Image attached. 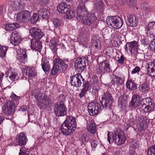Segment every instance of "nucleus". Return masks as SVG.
Segmentation results:
<instances>
[{
    "label": "nucleus",
    "mask_w": 155,
    "mask_h": 155,
    "mask_svg": "<svg viewBox=\"0 0 155 155\" xmlns=\"http://www.w3.org/2000/svg\"><path fill=\"white\" fill-rule=\"evenodd\" d=\"M155 155V145L149 148L147 151V155Z\"/></svg>",
    "instance_id": "nucleus-44"
},
{
    "label": "nucleus",
    "mask_w": 155,
    "mask_h": 155,
    "mask_svg": "<svg viewBox=\"0 0 155 155\" xmlns=\"http://www.w3.org/2000/svg\"><path fill=\"white\" fill-rule=\"evenodd\" d=\"M140 70V68L138 66H136L135 68L133 69L131 72L132 74H135L137 73L139 74V72Z\"/></svg>",
    "instance_id": "nucleus-48"
},
{
    "label": "nucleus",
    "mask_w": 155,
    "mask_h": 155,
    "mask_svg": "<svg viewBox=\"0 0 155 155\" xmlns=\"http://www.w3.org/2000/svg\"><path fill=\"white\" fill-rule=\"evenodd\" d=\"M117 58H118V59L117 60L118 63L120 64H123L124 61V59L125 58L124 56L122 55L120 58L118 57Z\"/></svg>",
    "instance_id": "nucleus-52"
},
{
    "label": "nucleus",
    "mask_w": 155,
    "mask_h": 155,
    "mask_svg": "<svg viewBox=\"0 0 155 155\" xmlns=\"http://www.w3.org/2000/svg\"><path fill=\"white\" fill-rule=\"evenodd\" d=\"M124 4L126 3L127 5L130 7L135 5L137 2L136 0H124Z\"/></svg>",
    "instance_id": "nucleus-41"
},
{
    "label": "nucleus",
    "mask_w": 155,
    "mask_h": 155,
    "mask_svg": "<svg viewBox=\"0 0 155 155\" xmlns=\"http://www.w3.org/2000/svg\"><path fill=\"white\" fill-rule=\"evenodd\" d=\"M141 39L140 41L142 44L144 45H147L149 44V42L148 40L144 36H143L141 37Z\"/></svg>",
    "instance_id": "nucleus-51"
},
{
    "label": "nucleus",
    "mask_w": 155,
    "mask_h": 155,
    "mask_svg": "<svg viewBox=\"0 0 155 155\" xmlns=\"http://www.w3.org/2000/svg\"><path fill=\"white\" fill-rule=\"evenodd\" d=\"M11 79L13 81H15L17 80L18 78V76L17 74L14 72H12L10 76Z\"/></svg>",
    "instance_id": "nucleus-47"
},
{
    "label": "nucleus",
    "mask_w": 155,
    "mask_h": 155,
    "mask_svg": "<svg viewBox=\"0 0 155 155\" xmlns=\"http://www.w3.org/2000/svg\"><path fill=\"white\" fill-rule=\"evenodd\" d=\"M76 123L75 118L71 116H68L60 127L61 133L64 135H71L75 130Z\"/></svg>",
    "instance_id": "nucleus-3"
},
{
    "label": "nucleus",
    "mask_w": 155,
    "mask_h": 155,
    "mask_svg": "<svg viewBox=\"0 0 155 155\" xmlns=\"http://www.w3.org/2000/svg\"><path fill=\"white\" fill-rule=\"evenodd\" d=\"M87 91L85 90L84 88H83L81 90V92L79 94V95L80 97H82L85 96V94Z\"/></svg>",
    "instance_id": "nucleus-55"
},
{
    "label": "nucleus",
    "mask_w": 155,
    "mask_h": 155,
    "mask_svg": "<svg viewBox=\"0 0 155 155\" xmlns=\"http://www.w3.org/2000/svg\"><path fill=\"white\" fill-rule=\"evenodd\" d=\"M127 44H128V43L126 44V45H125V50H127V51L128 50L127 49H128V48H127V45H128Z\"/></svg>",
    "instance_id": "nucleus-63"
},
{
    "label": "nucleus",
    "mask_w": 155,
    "mask_h": 155,
    "mask_svg": "<svg viewBox=\"0 0 155 155\" xmlns=\"http://www.w3.org/2000/svg\"><path fill=\"white\" fill-rule=\"evenodd\" d=\"M102 109L101 105L95 102H90L87 105L88 112L91 116L96 115Z\"/></svg>",
    "instance_id": "nucleus-11"
},
{
    "label": "nucleus",
    "mask_w": 155,
    "mask_h": 155,
    "mask_svg": "<svg viewBox=\"0 0 155 155\" xmlns=\"http://www.w3.org/2000/svg\"><path fill=\"white\" fill-rule=\"evenodd\" d=\"M121 4H124V0H116Z\"/></svg>",
    "instance_id": "nucleus-61"
},
{
    "label": "nucleus",
    "mask_w": 155,
    "mask_h": 155,
    "mask_svg": "<svg viewBox=\"0 0 155 155\" xmlns=\"http://www.w3.org/2000/svg\"><path fill=\"white\" fill-rule=\"evenodd\" d=\"M49 46L54 53H55L57 49L56 48V43L55 41H51L49 43Z\"/></svg>",
    "instance_id": "nucleus-42"
},
{
    "label": "nucleus",
    "mask_w": 155,
    "mask_h": 155,
    "mask_svg": "<svg viewBox=\"0 0 155 155\" xmlns=\"http://www.w3.org/2000/svg\"><path fill=\"white\" fill-rule=\"evenodd\" d=\"M150 63L151 65L152 64L151 63ZM147 73L149 76L155 77V66L150 68V63H149L147 68Z\"/></svg>",
    "instance_id": "nucleus-35"
},
{
    "label": "nucleus",
    "mask_w": 155,
    "mask_h": 155,
    "mask_svg": "<svg viewBox=\"0 0 155 155\" xmlns=\"http://www.w3.org/2000/svg\"><path fill=\"white\" fill-rule=\"evenodd\" d=\"M88 58L84 57L78 58L74 63V66L76 70L79 72L83 71L88 65Z\"/></svg>",
    "instance_id": "nucleus-8"
},
{
    "label": "nucleus",
    "mask_w": 155,
    "mask_h": 155,
    "mask_svg": "<svg viewBox=\"0 0 155 155\" xmlns=\"http://www.w3.org/2000/svg\"><path fill=\"white\" fill-rule=\"evenodd\" d=\"M31 16L30 12L28 11H22L18 13L16 20L19 22H23L29 18Z\"/></svg>",
    "instance_id": "nucleus-19"
},
{
    "label": "nucleus",
    "mask_w": 155,
    "mask_h": 155,
    "mask_svg": "<svg viewBox=\"0 0 155 155\" xmlns=\"http://www.w3.org/2000/svg\"><path fill=\"white\" fill-rule=\"evenodd\" d=\"M153 66H155V59L153 61Z\"/></svg>",
    "instance_id": "nucleus-64"
},
{
    "label": "nucleus",
    "mask_w": 155,
    "mask_h": 155,
    "mask_svg": "<svg viewBox=\"0 0 155 155\" xmlns=\"http://www.w3.org/2000/svg\"><path fill=\"white\" fill-rule=\"evenodd\" d=\"M140 97L137 94L134 95L129 103V107L132 108L134 109L139 106L141 104Z\"/></svg>",
    "instance_id": "nucleus-21"
},
{
    "label": "nucleus",
    "mask_w": 155,
    "mask_h": 155,
    "mask_svg": "<svg viewBox=\"0 0 155 155\" xmlns=\"http://www.w3.org/2000/svg\"><path fill=\"white\" fill-rule=\"evenodd\" d=\"M8 48V46L1 45V57H2L4 60L5 59V56Z\"/></svg>",
    "instance_id": "nucleus-38"
},
{
    "label": "nucleus",
    "mask_w": 155,
    "mask_h": 155,
    "mask_svg": "<svg viewBox=\"0 0 155 155\" xmlns=\"http://www.w3.org/2000/svg\"><path fill=\"white\" fill-rule=\"evenodd\" d=\"M10 97L13 101H16V100H18L20 98V97L19 96H17L13 92H12L11 94Z\"/></svg>",
    "instance_id": "nucleus-53"
},
{
    "label": "nucleus",
    "mask_w": 155,
    "mask_h": 155,
    "mask_svg": "<svg viewBox=\"0 0 155 155\" xmlns=\"http://www.w3.org/2000/svg\"><path fill=\"white\" fill-rule=\"evenodd\" d=\"M65 97L62 94H60L59 96L58 97L57 100H58V101H61L64 102Z\"/></svg>",
    "instance_id": "nucleus-58"
},
{
    "label": "nucleus",
    "mask_w": 155,
    "mask_h": 155,
    "mask_svg": "<svg viewBox=\"0 0 155 155\" xmlns=\"http://www.w3.org/2000/svg\"><path fill=\"white\" fill-rule=\"evenodd\" d=\"M68 59H62L60 57H57L53 61V65L51 71L53 75L64 72L68 67Z\"/></svg>",
    "instance_id": "nucleus-4"
},
{
    "label": "nucleus",
    "mask_w": 155,
    "mask_h": 155,
    "mask_svg": "<svg viewBox=\"0 0 155 155\" xmlns=\"http://www.w3.org/2000/svg\"><path fill=\"white\" fill-rule=\"evenodd\" d=\"M26 75L30 77H34L36 75V73L34 67L26 69Z\"/></svg>",
    "instance_id": "nucleus-36"
},
{
    "label": "nucleus",
    "mask_w": 155,
    "mask_h": 155,
    "mask_svg": "<svg viewBox=\"0 0 155 155\" xmlns=\"http://www.w3.org/2000/svg\"><path fill=\"white\" fill-rule=\"evenodd\" d=\"M129 48V51L131 53L133 52V51H135L137 46V42L136 41H134L127 44Z\"/></svg>",
    "instance_id": "nucleus-39"
},
{
    "label": "nucleus",
    "mask_w": 155,
    "mask_h": 155,
    "mask_svg": "<svg viewBox=\"0 0 155 155\" xmlns=\"http://www.w3.org/2000/svg\"><path fill=\"white\" fill-rule=\"evenodd\" d=\"M39 103L42 108H50L52 106V101L49 97L45 96L40 100Z\"/></svg>",
    "instance_id": "nucleus-20"
},
{
    "label": "nucleus",
    "mask_w": 155,
    "mask_h": 155,
    "mask_svg": "<svg viewBox=\"0 0 155 155\" xmlns=\"http://www.w3.org/2000/svg\"><path fill=\"white\" fill-rule=\"evenodd\" d=\"M99 100L102 106V109L109 108L112 104L113 98L111 94L108 92H105L100 96Z\"/></svg>",
    "instance_id": "nucleus-6"
},
{
    "label": "nucleus",
    "mask_w": 155,
    "mask_h": 155,
    "mask_svg": "<svg viewBox=\"0 0 155 155\" xmlns=\"http://www.w3.org/2000/svg\"><path fill=\"white\" fill-rule=\"evenodd\" d=\"M29 33L33 39H40L44 36L43 32L41 29L33 27L30 29Z\"/></svg>",
    "instance_id": "nucleus-17"
},
{
    "label": "nucleus",
    "mask_w": 155,
    "mask_h": 155,
    "mask_svg": "<svg viewBox=\"0 0 155 155\" xmlns=\"http://www.w3.org/2000/svg\"><path fill=\"white\" fill-rule=\"evenodd\" d=\"M106 21L107 25L116 29L120 28L124 23L123 20L117 16L109 17Z\"/></svg>",
    "instance_id": "nucleus-7"
},
{
    "label": "nucleus",
    "mask_w": 155,
    "mask_h": 155,
    "mask_svg": "<svg viewBox=\"0 0 155 155\" xmlns=\"http://www.w3.org/2000/svg\"><path fill=\"white\" fill-rule=\"evenodd\" d=\"M17 53L16 56L17 60L22 63L25 64L28 61V57L26 51L24 50H16Z\"/></svg>",
    "instance_id": "nucleus-16"
},
{
    "label": "nucleus",
    "mask_w": 155,
    "mask_h": 155,
    "mask_svg": "<svg viewBox=\"0 0 155 155\" xmlns=\"http://www.w3.org/2000/svg\"><path fill=\"white\" fill-rule=\"evenodd\" d=\"M53 23L54 26V32L55 33H60V31H59V27L61 25V21L60 19L58 18H54L53 20Z\"/></svg>",
    "instance_id": "nucleus-32"
},
{
    "label": "nucleus",
    "mask_w": 155,
    "mask_h": 155,
    "mask_svg": "<svg viewBox=\"0 0 155 155\" xmlns=\"http://www.w3.org/2000/svg\"><path fill=\"white\" fill-rule=\"evenodd\" d=\"M76 123L75 118L71 116H68L60 127L61 133L64 135H71L75 130Z\"/></svg>",
    "instance_id": "nucleus-2"
},
{
    "label": "nucleus",
    "mask_w": 155,
    "mask_h": 155,
    "mask_svg": "<svg viewBox=\"0 0 155 155\" xmlns=\"http://www.w3.org/2000/svg\"><path fill=\"white\" fill-rule=\"evenodd\" d=\"M70 5H67L66 2H63L57 6L58 11L62 14H65L70 8Z\"/></svg>",
    "instance_id": "nucleus-27"
},
{
    "label": "nucleus",
    "mask_w": 155,
    "mask_h": 155,
    "mask_svg": "<svg viewBox=\"0 0 155 155\" xmlns=\"http://www.w3.org/2000/svg\"><path fill=\"white\" fill-rule=\"evenodd\" d=\"M84 140L86 142H87L88 140V137L86 135H85V136H84Z\"/></svg>",
    "instance_id": "nucleus-59"
},
{
    "label": "nucleus",
    "mask_w": 155,
    "mask_h": 155,
    "mask_svg": "<svg viewBox=\"0 0 155 155\" xmlns=\"http://www.w3.org/2000/svg\"><path fill=\"white\" fill-rule=\"evenodd\" d=\"M139 90L142 92H144L150 89L149 85L147 83H144L139 87Z\"/></svg>",
    "instance_id": "nucleus-40"
},
{
    "label": "nucleus",
    "mask_w": 155,
    "mask_h": 155,
    "mask_svg": "<svg viewBox=\"0 0 155 155\" xmlns=\"http://www.w3.org/2000/svg\"><path fill=\"white\" fill-rule=\"evenodd\" d=\"M42 68L45 72L48 71L50 69V65L49 61L47 59L42 60Z\"/></svg>",
    "instance_id": "nucleus-34"
},
{
    "label": "nucleus",
    "mask_w": 155,
    "mask_h": 155,
    "mask_svg": "<svg viewBox=\"0 0 155 155\" xmlns=\"http://www.w3.org/2000/svg\"><path fill=\"white\" fill-rule=\"evenodd\" d=\"M25 150H24L23 148H21L20 149V152L19 153V155H29V154L26 153Z\"/></svg>",
    "instance_id": "nucleus-56"
},
{
    "label": "nucleus",
    "mask_w": 155,
    "mask_h": 155,
    "mask_svg": "<svg viewBox=\"0 0 155 155\" xmlns=\"http://www.w3.org/2000/svg\"><path fill=\"white\" fill-rule=\"evenodd\" d=\"M150 47L152 50L155 51V38L153 39L151 41Z\"/></svg>",
    "instance_id": "nucleus-49"
},
{
    "label": "nucleus",
    "mask_w": 155,
    "mask_h": 155,
    "mask_svg": "<svg viewBox=\"0 0 155 155\" xmlns=\"http://www.w3.org/2000/svg\"><path fill=\"white\" fill-rule=\"evenodd\" d=\"M124 83V78L117 75H113V79L110 82V84L114 86L118 87L122 86Z\"/></svg>",
    "instance_id": "nucleus-25"
},
{
    "label": "nucleus",
    "mask_w": 155,
    "mask_h": 155,
    "mask_svg": "<svg viewBox=\"0 0 155 155\" xmlns=\"http://www.w3.org/2000/svg\"><path fill=\"white\" fill-rule=\"evenodd\" d=\"M146 30L147 33L151 37H155V21H151L149 23Z\"/></svg>",
    "instance_id": "nucleus-26"
},
{
    "label": "nucleus",
    "mask_w": 155,
    "mask_h": 155,
    "mask_svg": "<svg viewBox=\"0 0 155 155\" xmlns=\"http://www.w3.org/2000/svg\"><path fill=\"white\" fill-rule=\"evenodd\" d=\"M141 104L144 107V111L145 112H150L153 109L154 104L153 101L150 97H146L141 100Z\"/></svg>",
    "instance_id": "nucleus-12"
},
{
    "label": "nucleus",
    "mask_w": 155,
    "mask_h": 155,
    "mask_svg": "<svg viewBox=\"0 0 155 155\" xmlns=\"http://www.w3.org/2000/svg\"><path fill=\"white\" fill-rule=\"evenodd\" d=\"M66 14V17L68 18H71L75 16V12L73 11H71L70 8H69V10L65 13Z\"/></svg>",
    "instance_id": "nucleus-43"
},
{
    "label": "nucleus",
    "mask_w": 155,
    "mask_h": 155,
    "mask_svg": "<svg viewBox=\"0 0 155 155\" xmlns=\"http://www.w3.org/2000/svg\"><path fill=\"white\" fill-rule=\"evenodd\" d=\"M140 7L142 10L147 13H148L153 10V7L152 6L148 5L147 4L145 3L141 4Z\"/></svg>",
    "instance_id": "nucleus-31"
},
{
    "label": "nucleus",
    "mask_w": 155,
    "mask_h": 155,
    "mask_svg": "<svg viewBox=\"0 0 155 155\" xmlns=\"http://www.w3.org/2000/svg\"><path fill=\"white\" fill-rule=\"evenodd\" d=\"M70 78V83L74 87H80L85 81L81 74L79 73L73 75L72 77L71 76Z\"/></svg>",
    "instance_id": "nucleus-15"
},
{
    "label": "nucleus",
    "mask_w": 155,
    "mask_h": 155,
    "mask_svg": "<svg viewBox=\"0 0 155 155\" xmlns=\"http://www.w3.org/2000/svg\"><path fill=\"white\" fill-rule=\"evenodd\" d=\"M94 7L98 12H102L103 11L104 3L100 0H95L94 2Z\"/></svg>",
    "instance_id": "nucleus-28"
},
{
    "label": "nucleus",
    "mask_w": 155,
    "mask_h": 155,
    "mask_svg": "<svg viewBox=\"0 0 155 155\" xmlns=\"http://www.w3.org/2000/svg\"><path fill=\"white\" fill-rule=\"evenodd\" d=\"M138 123L141 127V130L147 129L149 124V120L146 116H140L138 117Z\"/></svg>",
    "instance_id": "nucleus-22"
},
{
    "label": "nucleus",
    "mask_w": 155,
    "mask_h": 155,
    "mask_svg": "<svg viewBox=\"0 0 155 155\" xmlns=\"http://www.w3.org/2000/svg\"><path fill=\"white\" fill-rule=\"evenodd\" d=\"M137 146V143L136 142H135L133 144L131 145L130 147H135L136 149Z\"/></svg>",
    "instance_id": "nucleus-60"
},
{
    "label": "nucleus",
    "mask_w": 155,
    "mask_h": 155,
    "mask_svg": "<svg viewBox=\"0 0 155 155\" xmlns=\"http://www.w3.org/2000/svg\"><path fill=\"white\" fill-rule=\"evenodd\" d=\"M15 103L11 101H7L2 107L3 112L7 116L12 114L16 109Z\"/></svg>",
    "instance_id": "nucleus-13"
},
{
    "label": "nucleus",
    "mask_w": 155,
    "mask_h": 155,
    "mask_svg": "<svg viewBox=\"0 0 155 155\" xmlns=\"http://www.w3.org/2000/svg\"><path fill=\"white\" fill-rule=\"evenodd\" d=\"M136 150L135 147H130L129 148V153L130 155H133L135 153V150Z\"/></svg>",
    "instance_id": "nucleus-54"
},
{
    "label": "nucleus",
    "mask_w": 155,
    "mask_h": 155,
    "mask_svg": "<svg viewBox=\"0 0 155 155\" xmlns=\"http://www.w3.org/2000/svg\"><path fill=\"white\" fill-rule=\"evenodd\" d=\"M82 84H83L82 85L84 87L83 88H84L85 90L87 91L89 87V81H87L86 82L84 81Z\"/></svg>",
    "instance_id": "nucleus-50"
},
{
    "label": "nucleus",
    "mask_w": 155,
    "mask_h": 155,
    "mask_svg": "<svg viewBox=\"0 0 155 155\" xmlns=\"http://www.w3.org/2000/svg\"><path fill=\"white\" fill-rule=\"evenodd\" d=\"M97 68V71L101 74L110 72L112 71L109 61L107 59L103 60L98 64Z\"/></svg>",
    "instance_id": "nucleus-9"
},
{
    "label": "nucleus",
    "mask_w": 155,
    "mask_h": 155,
    "mask_svg": "<svg viewBox=\"0 0 155 155\" xmlns=\"http://www.w3.org/2000/svg\"><path fill=\"white\" fill-rule=\"evenodd\" d=\"M40 39H32L31 40V48L33 50L40 51L42 48V45Z\"/></svg>",
    "instance_id": "nucleus-24"
},
{
    "label": "nucleus",
    "mask_w": 155,
    "mask_h": 155,
    "mask_svg": "<svg viewBox=\"0 0 155 155\" xmlns=\"http://www.w3.org/2000/svg\"><path fill=\"white\" fill-rule=\"evenodd\" d=\"M18 135V137L15 140L17 144L20 146L25 145L28 140L25 134L23 132H21Z\"/></svg>",
    "instance_id": "nucleus-23"
},
{
    "label": "nucleus",
    "mask_w": 155,
    "mask_h": 155,
    "mask_svg": "<svg viewBox=\"0 0 155 155\" xmlns=\"http://www.w3.org/2000/svg\"><path fill=\"white\" fill-rule=\"evenodd\" d=\"M76 18L83 24L90 26L95 22L97 18L95 13H89L86 8L80 7L77 10Z\"/></svg>",
    "instance_id": "nucleus-1"
},
{
    "label": "nucleus",
    "mask_w": 155,
    "mask_h": 155,
    "mask_svg": "<svg viewBox=\"0 0 155 155\" xmlns=\"http://www.w3.org/2000/svg\"><path fill=\"white\" fill-rule=\"evenodd\" d=\"M67 109L64 102L58 101L54 105V112L58 117L66 114Z\"/></svg>",
    "instance_id": "nucleus-10"
},
{
    "label": "nucleus",
    "mask_w": 155,
    "mask_h": 155,
    "mask_svg": "<svg viewBox=\"0 0 155 155\" xmlns=\"http://www.w3.org/2000/svg\"><path fill=\"white\" fill-rule=\"evenodd\" d=\"M86 127L87 130L89 133L94 134L96 131V128L94 122L93 120L89 121L87 122Z\"/></svg>",
    "instance_id": "nucleus-30"
},
{
    "label": "nucleus",
    "mask_w": 155,
    "mask_h": 155,
    "mask_svg": "<svg viewBox=\"0 0 155 155\" xmlns=\"http://www.w3.org/2000/svg\"><path fill=\"white\" fill-rule=\"evenodd\" d=\"M22 39L20 32L15 31L12 32L11 35L10 42L14 45V48L15 50H20V48L18 45L21 41Z\"/></svg>",
    "instance_id": "nucleus-14"
},
{
    "label": "nucleus",
    "mask_w": 155,
    "mask_h": 155,
    "mask_svg": "<svg viewBox=\"0 0 155 155\" xmlns=\"http://www.w3.org/2000/svg\"><path fill=\"white\" fill-rule=\"evenodd\" d=\"M126 86L127 88L134 91L137 88L136 84L131 80H127Z\"/></svg>",
    "instance_id": "nucleus-33"
},
{
    "label": "nucleus",
    "mask_w": 155,
    "mask_h": 155,
    "mask_svg": "<svg viewBox=\"0 0 155 155\" xmlns=\"http://www.w3.org/2000/svg\"><path fill=\"white\" fill-rule=\"evenodd\" d=\"M38 14L36 13L34 14L31 18V22L32 23H36L38 20L39 18Z\"/></svg>",
    "instance_id": "nucleus-45"
},
{
    "label": "nucleus",
    "mask_w": 155,
    "mask_h": 155,
    "mask_svg": "<svg viewBox=\"0 0 155 155\" xmlns=\"http://www.w3.org/2000/svg\"><path fill=\"white\" fill-rule=\"evenodd\" d=\"M38 15L39 16L42 17V18L46 19L48 18L50 13L48 9L42 8L38 11Z\"/></svg>",
    "instance_id": "nucleus-29"
},
{
    "label": "nucleus",
    "mask_w": 155,
    "mask_h": 155,
    "mask_svg": "<svg viewBox=\"0 0 155 155\" xmlns=\"http://www.w3.org/2000/svg\"><path fill=\"white\" fill-rule=\"evenodd\" d=\"M19 25L17 23L8 24L6 25V29L7 31H13L17 28Z\"/></svg>",
    "instance_id": "nucleus-37"
},
{
    "label": "nucleus",
    "mask_w": 155,
    "mask_h": 155,
    "mask_svg": "<svg viewBox=\"0 0 155 155\" xmlns=\"http://www.w3.org/2000/svg\"><path fill=\"white\" fill-rule=\"evenodd\" d=\"M80 4H79V6L78 7L77 10H78V9L80 7L81 8H86L85 6V3L87 2L89 0H79Z\"/></svg>",
    "instance_id": "nucleus-46"
},
{
    "label": "nucleus",
    "mask_w": 155,
    "mask_h": 155,
    "mask_svg": "<svg viewBox=\"0 0 155 155\" xmlns=\"http://www.w3.org/2000/svg\"><path fill=\"white\" fill-rule=\"evenodd\" d=\"M94 46L96 48H97L98 47V45L97 44V43L96 42V43H94Z\"/></svg>",
    "instance_id": "nucleus-62"
},
{
    "label": "nucleus",
    "mask_w": 155,
    "mask_h": 155,
    "mask_svg": "<svg viewBox=\"0 0 155 155\" xmlns=\"http://www.w3.org/2000/svg\"><path fill=\"white\" fill-rule=\"evenodd\" d=\"M107 140L110 143V141L114 142L117 145H120L125 142L126 137L123 132L120 130H117L114 132L108 131L107 134Z\"/></svg>",
    "instance_id": "nucleus-5"
},
{
    "label": "nucleus",
    "mask_w": 155,
    "mask_h": 155,
    "mask_svg": "<svg viewBox=\"0 0 155 155\" xmlns=\"http://www.w3.org/2000/svg\"><path fill=\"white\" fill-rule=\"evenodd\" d=\"M97 144V142L95 140H94L91 141V144L92 148H95Z\"/></svg>",
    "instance_id": "nucleus-57"
},
{
    "label": "nucleus",
    "mask_w": 155,
    "mask_h": 155,
    "mask_svg": "<svg viewBox=\"0 0 155 155\" xmlns=\"http://www.w3.org/2000/svg\"><path fill=\"white\" fill-rule=\"evenodd\" d=\"M138 18L136 15L129 14L127 16V24L128 26L135 27L138 24Z\"/></svg>",
    "instance_id": "nucleus-18"
}]
</instances>
